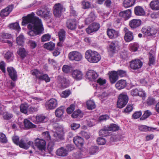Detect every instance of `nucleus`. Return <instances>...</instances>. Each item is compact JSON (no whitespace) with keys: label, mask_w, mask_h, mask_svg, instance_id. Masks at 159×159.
<instances>
[{"label":"nucleus","mask_w":159,"mask_h":159,"mask_svg":"<svg viewBox=\"0 0 159 159\" xmlns=\"http://www.w3.org/2000/svg\"><path fill=\"white\" fill-rule=\"evenodd\" d=\"M51 35L49 34L43 35L41 38L42 42H44L49 41L50 40Z\"/></svg>","instance_id":"61"},{"label":"nucleus","mask_w":159,"mask_h":159,"mask_svg":"<svg viewBox=\"0 0 159 159\" xmlns=\"http://www.w3.org/2000/svg\"><path fill=\"white\" fill-rule=\"evenodd\" d=\"M128 97L127 94L123 93L120 94L117 102V107L119 108L124 107L128 103Z\"/></svg>","instance_id":"3"},{"label":"nucleus","mask_w":159,"mask_h":159,"mask_svg":"<svg viewBox=\"0 0 159 159\" xmlns=\"http://www.w3.org/2000/svg\"><path fill=\"white\" fill-rule=\"evenodd\" d=\"M5 58L7 62H10L13 61L14 56L13 53L10 51H7L5 54Z\"/></svg>","instance_id":"29"},{"label":"nucleus","mask_w":159,"mask_h":159,"mask_svg":"<svg viewBox=\"0 0 159 159\" xmlns=\"http://www.w3.org/2000/svg\"><path fill=\"white\" fill-rule=\"evenodd\" d=\"M18 145L20 147L25 149H28L30 145H31L34 148V147L33 145V143L32 141H31L25 142L23 140L21 139L19 141Z\"/></svg>","instance_id":"16"},{"label":"nucleus","mask_w":159,"mask_h":159,"mask_svg":"<svg viewBox=\"0 0 159 159\" xmlns=\"http://www.w3.org/2000/svg\"><path fill=\"white\" fill-rule=\"evenodd\" d=\"M11 37V34L5 33H2L0 34V38H1L3 39H9Z\"/></svg>","instance_id":"63"},{"label":"nucleus","mask_w":159,"mask_h":159,"mask_svg":"<svg viewBox=\"0 0 159 159\" xmlns=\"http://www.w3.org/2000/svg\"><path fill=\"white\" fill-rule=\"evenodd\" d=\"M28 105L26 104H22L20 107V110L22 113L26 114L27 113Z\"/></svg>","instance_id":"55"},{"label":"nucleus","mask_w":159,"mask_h":159,"mask_svg":"<svg viewBox=\"0 0 159 159\" xmlns=\"http://www.w3.org/2000/svg\"><path fill=\"white\" fill-rule=\"evenodd\" d=\"M140 84L143 85L148 86L150 84L148 78L142 79L140 80Z\"/></svg>","instance_id":"62"},{"label":"nucleus","mask_w":159,"mask_h":159,"mask_svg":"<svg viewBox=\"0 0 159 159\" xmlns=\"http://www.w3.org/2000/svg\"><path fill=\"white\" fill-rule=\"evenodd\" d=\"M129 49L132 52L136 51L139 48V45L138 43H131L129 45Z\"/></svg>","instance_id":"47"},{"label":"nucleus","mask_w":159,"mask_h":159,"mask_svg":"<svg viewBox=\"0 0 159 159\" xmlns=\"http://www.w3.org/2000/svg\"><path fill=\"white\" fill-rule=\"evenodd\" d=\"M66 31L63 29H61L58 32L59 40L64 41L66 37Z\"/></svg>","instance_id":"41"},{"label":"nucleus","mask_w":159,"mask_h":159,"mask_svg":"<svg viewBox=\"0 0 159 159\" xmlns=\"http://www.w3.org/2000/svg\"><path fill=\"white\" fill-rule=\"evenodd\" d=\"M59 82L60 85L63 88H66L69 86V84L68 81L64 77L60 78Z\"/></svg>","instance_id":"35"},{"label":"nucleus","mask_w":159,"mask_h":159,"mask_svg":"<svg viewBox=\"0 0 159 159\" xmlns=\"http://www.w3.org/2000/svg\"><path fill=\"white\" fill-rule=\"evenodd\" d=\"M141 20L139 19H133L129 22V26L130 28L134 29L139 27L141 24Z\"/></svg>","instance_id":"20"},{"label":"nucleus","mask_w":159,"mask_h":159,"mask_svg":"<svg viewBox=\"0 0 159 159\" xmlns=\"http://www.w3.org/2000/svg\"><path fill=\"white\" fill-rule=\"evenodd\" d=\"M131 11L129 9L120 12L119 13V16L122 17L124 20H128L131 16Z\"/></svg>","instance_id":"21"},{"label":"nucleus","mask_w":159,"mask_h":159,"mask_svg":"<svg viewBox=\"0 0 159 159\" xmlns=\"http://www.w3.org/2000/svg\"><path fill=\"white\" fill-rule=\"evenodd\" d=\"M135 1V0H125L123 2V6L126 8L129 7L134 5Z\"/></svg>","instance_id":"34"},{"label":"nucleus","mask_w":159,"mask_h":159,"mask_svg":"<svg viewBox=\"0 0 159 159\" xmlns=\"http://www.w3.org/2000/svg\"><path fill=\"white\" fill-rule=\"evenodd\" d=\"M133 109L132 104H128L124 110V112L126 113H129L132 111Z\"/></svg>","instance_id":"59"},{"label":"nucleus","mask_w":159,"mask_h":159,"mask_svg":"<svg viewBox=\"0 0 159 159\" xmlns=\"http://www.w3.org/2000/svg\"><path fill=\"white\" fill-rule=\"evenodd\" d=\"M118 46L119 42L117 41H114L110 42L108 48V51L112 53H115Z\"/></svg>","instance_id":"22"},{"label":"nucleus","mask_w":159,"mask_h":159,"mask_svg":"<svg viewBox=\"0 0 159 159\" xmlns=\"http://www.w3.org/2000/svg\"><path fill=\"white\" fill-rule=\"evenodd\" d=\"M55 44L52 42H50L45 43L43 45L44 48L50 50H52L55 47Z\"/></svg>","instance_id":"43"},{"label":"nucleus","mask_w":159,"mask_h":159,"mask_svg":"<svg viewBox=\"0 0 159 159\" xmlns=\"http://www.w3.org/2000/svg\"><path fill=\"white\" fill-rule=\"evenodd\" d=\"M127 85L125 80H119L116 84V88L119 90L124 89Z\"/></svg>","instance_id":"24"},{"label":"nucleus","mask_w":159,"mask_h":159,"mask_svg":"<svg viewBox=\"0 0 159 159\" xmlns=\"http://www.w3.org/2000/svg\"><path fill=\"white\" fill-rule=\"evenodd\" d=\"M40 80L44 81L46 82H49L50 81V78L47 74H43L42 73L40 75V76L38 79Z\"/></svg>","instance_id":"39"},{"label":"nucleus","mask_w":159,"mask_h":159,"mask_svg":"<svg viewBox=\"0 0 159 159\" xmlns=\"http://www.w3.org/2000/svg\"><path fill=\"white\" fill-rule=\"evenodd\" d=\"M68 57L70 61H79L82 60L83 56L81 53L78 51H72L69 53Z\"/></svg>","instance_id":"7"},{"label":"nucleus","mask_w":159,"mask_h":159,"mask_svg":"<svg viewBox=\"0 0 159 159\" xmlns=\"http://www.w3.org/2000/svg\"><path fill=\"white\" fill-rule=\"evenodd\" d=\"M107 34L108 37L111 39H114L117 38L119 35V32L112 29H108Z\"/></svg>","instance_id":"13"},{"label":"nucleus","mask_w":159,"mask_h":159,"mask_svg":"<svg viewBox=\"0 0 159 159\" xmlns=\"http://www.w3.org/2000/svg\"><path fill=\"white\" fill-rule=\"evenodd\" d=\"M86 105L88 109L89 110L94 109L96 107L94 102L92 100L88 101L86 103Z\"/></svg>","instance_id":"44"},{"label":"nucleus","mask_w":159,"mask_h":159,"mask_svg":"<svg viewBox=\"0 0 159 159\" xmlns=\"http://www.w3.org/2000/svg\"><path fill=\"white\" fill-rule=\"evenodd\" d=\"M34 16L35 14L32 12L26 16L23 17L21 23L23 26L27 25V28L31 30L28 33V34L31 37L41 34L44 30L41 20L38 17Z\"/></svg>","instance_id":"1"},{"label":"nucleus","mask_w":159,"mask_h":159,"mask_svg":"<svg viewBox=\"0 0 159 159\" xmlns=\"http://www.w3.org/2000/svg\"><path fill=\"white\" fill-rule=\"evenodd\" d=\"M108 140L107 141L110 143V144H112L113 142L115 141H117L118 140L117 136L116 135L108 136Z\"/></svg>","instance_id":"57"},{"label":"nucleus","mask_w":159,"mask_h":159,"mask_svg":"<svg viewBox=\"0 0 159 159\" xmlns=\"http://www.w3.org/2000/svg\"><path fill=\"white\" fill-rule=\"evenodd\" d=\"M72 78L77 81L80 80L83 77V74L81 71L79 70H73L71 73Z\"/></svg>","instance_id":"12"},{"label":"nucleus","mask_w":159,"mask_h":159,"mask_svg":"<svg viewBox=\"0 0 159 159\" xmlns=\"http://www.w3.org/2000/svg\"><path fill=\"white\" fill-rule=\"evenodd\" d=\"M24 123L25 127L27 129L34 128L36 127V125L33 124L29 120L27 119H25L24 121Z\"/></svg>","instance_id":"37"},{"label":"nucleus","mask_w":159,"mask_h":159,"mask_svg":"<svg viewBox=\"0 0 159 159\" xmlns=\"http://www.w3.org/2000/svg\"><path fill=\"white\" fill-rule=\"evenodd\" d=\"M45 106L47 109H53L58 106L57 100L55 98H51L46 103Z\"/></svg>","instance_id":"9"},{"label":"nucleus","mask_w":159,"mask_h":159,"mask_svg":"<svg viewBox=\"0 0 159 159\" xmlns=\"http://www.w3.org/2000/svg\"><path fill=\"white\" fill-rule=\"evenodd\" d=\"M87 78L90 81H94L98 77L97 73L92 70H89L86 73Z\"/></svg>","instance_id":"17"},{"label":"nucleus","mask_w":159,"mask_h":159,"mask_svg":"<svg viewBox=\"0 0 159 159\" xmlns=\"http://www.w3.org/2000/svg\"><path fill=\"white\" fill-rule=\"evenodd\" d=\"M73 140L74 143L78 147H81L83 145L84 140L80 137L79 136L75 137Z\"/></svg>","instance_id":"26"},{"label":"nucleus","mask_w":159,"mask_h":159,"mask_svg":"<svg viewBox=\"0 0 159 159\" xmlns=\"http://www.w3.org/2000/svg\"><path fill=\"white\" fill-rule=\"evenodd\" d=\"M142 31L145 35L149 36H153L157 32V30L155 28L149 27L143 28Z\"/></svg>","instance_id":"10"},{"label":"nucleus","mask_w":159,"mask_h":159,"mask_svg":"<svg viewBox=\"0 0 159 159\" xmlns=\"http://www.w3.org/2000/svg\"><path fill=\"white\" fill-rule=\"evenodd\" d=\"M108 74L109 75V79L111 84L115 83L118 79V75L116 71H112L109 72Z\"/></svg>","instance_id":"23"},{"label":"nucleus","mask_w":159,"mask_h":159,"mask_svg":"<svg viewBox=\"0 0 159 159\" xmlns=\"http://www.w3.org/2000/svg\"><path fill=\"white\" fill-rule=\"evenodd\" d=\"M100 28V25L99 24L96 23H93L89 26L86 29V31L88 34H90L97 31Z\"/></svg>","instance_id":"11"},{"label":"nucleus","mask_w":159,"mask_h":159,"mask_svg":"<svg viewBox=\"0 0 159 159\" xmlns=\"http://www.w3.org/2000/svg\"><path fill=\"white\" fill-rule=\"evenodd\" d=\"M108 96V93L105 92L98 94V97L102 100H105Z\"/></svg>","instance_id":"54"},{"label":"nucleus","mask_w":159,"mask_h":159,"mask_svg":"<svg viewBox=\"0 0 159 159\" xmlns=\"http://www.w3.org/2000/svg\"><path fill=\"white\" fill-rule=\"evenodd\" d=\"M54 131L55 133L54 136L58 138H60L63 134L64 128L61 125H59L57 123L53 124Z\"/></svg>","instance_id":"6"},{"label":"nucleus","mask_w":159,"mask_h":159,"mask_svg":"<svg viewBox=\"0 0 159 159\" xmlns=\"http://www.w3.org/2000/svg\"><path fill=\"white\" fill-rule=\"evenodd\" d=\"M156 103L155 99L152 97H149L147 99L146 101V103L148 106L153 105Z\"/></svg>","instance_id":"46"},{"label":"nucleus","mask_w":159,"mask_h":159,"mask_svg":"<svg viewBox=\"0 0 159 159\" xmlns=\"http://www.w3.org/2000/svg\"><path fill=\"white\" fill-rule=\"evenodd\" d=\"M36 122L37 123L44 122L46 121L45 116L41 115L37 116L36 117Z\"/></svg>","instance_id":"45"},{"label":"nucleus","mask_w":159,"mask_h":159,"mask_svg":"<svg viewBox=\"0 0 159 159\" xmlns=\"http://www.w3.org/2000/svg\"><path fill=\"white\" fill-rule=\"evenodd\" d=\"M134 13L136 16H143L145 15V12L141 7L138 6L135 7Z\"/></svg>","instance_id":"27"},{"label":"nucleus","mask_w":159,"mask_h":159,"mask_svg":"<svg viewBox=\"0 0 159 159\" xmlns=\"http://www.w3.org/2000/svg\"><path fill=\"white\" fill-rule=\"evenodd\" d=\"M97 142L98 144L100 145H104L106 143L105 139L101 137L98 138L97 140Z\"/></svg>","instance_id":"64"},{"label":"nucleus","mask_w":159,"mask_h":159,"mask_svg":"<svg viewBox=\"0 0 159 159\" xmlns=\"http://www.w3.org/2000/svg\"><path fill=\"white\" fill-rule=\"evenodd\" d=\"M35 146L40 151H43L46 149V142L43 139H36L35 140Z\"/></svg>","instance_id":"8"},{"label":"nucleus","mask_w":159,"mask_h":159,"mask_svg":"<svg viewBox=\"0 0 159 159\" xmlns=\"http://www.w3.org/2000/svg\"><path fill=\"white\" fill-rule=\"evenodd\" d=\"M9 28L11 29L15 30L19 32L20 30V28L18 22L11 23L9 25Z\"/></svg>","instance_id":"38"},{"label":"nucleus","mask_w":159,"mask_h":159,"mask_svg":"<svg viewBox=\"0 0 159 159\" xmlns=\"http://www.w3.org/2000/svg\"><path fill=\"white\" fill-rule=\"evenodd\" d=\"M72 69V66L70 65H65L63 66L62 71L65 73H68L71 71Z\"/></svg>","instance_id":"48"},{"label":"nucleus","mask_w":159,"mask_h":159,"mask_svg":"<svg viewBox=\"0 0 159 159\" xmlns=\"http://www.w3.org/2000/svg\"><path fill=\"white\" fill-rule=\"evenodd\" d=\"M142 62L139 59L131 61L130 65L131 68L134 70L139 69L142 66Z\"/></svg>","instance_id":"14"},{"label":"nucleus","mask_w":159,"mask_h":159,"mask_svg":"<svg viewBox=\"0 0 159 159\" xmlns=\"http://www.w3.org/2000/svg\"><path fill=\"white\" fill-rule=\"evenodd\" d=\"M108 130L107 128V126H105L102 129L99 131V134L100 136H106L108 134Z\"/></svg>","instance_id":"49"},{"label":"nucleus","mask_w":159,"mask_h":159,"mask_svg":"<svg viewBox=\"0 0 159 159\" xmlns=\"http://www.w3.org/2000/svg\"><path fill=\"white\" fill-rule=\"evenodd\" d=\"M96 18L95 15L93 12H91L88 16V17L85 20L86 24H89L95 20Z\"/></svg>","instance_id":"32"},{"label":"nucleus","mask_w":159,"mask_h":159,"mask_svg":"<svg viewBox=\"0 0 159 159\" xmlns=\"http://www.w3.org/2000/svg\"><path fill=\"white\" fill-rule=\"evenodd\" d=\"M14 8L13 5H10L5 8L2 10L0 13V15L2 17L8 16L12 11Z\"/></svg>","instance_id":"15"},{"label":"nucleus","mask_w":159,"mask_h":159,"mask_svg":"<svg viewBox=\"0 0 159 159\" xmlns=\"http://www.w3.org/2000/svg\"><path fill=\"white\" fill-rule=\"evenodd\" d=\"M118 77L120 76L122 77L126 76L127 75L126 71L125 70H120L116 71Z\"/></svg>","instance_id":"58"},{"label":"nucleus","mask_w":159,"mask_h":159,"mask_svg":"<svg viewBox=\"0 0 159 159\" xmlns=\"http://www.w3.org/2000/svg\"><path fill=\"white\" fill-rule=\"evenodd\" d=\"M66 27L71 30H74L76 28V23L75 19L68 20L66 21Z\"/></svg>","instance_id":"19"},{"label":"nucleus","mask_w":159,"mask_h":159,"mask_svg":"<svg viewBox=\"0 0 159 159\" xmlns=\"http://www.w3.org/2000/svg\"><path fill=\"white\" fill-rule=\"evenodd\" d=\"M7 70L11 78L13 81H15L17 78V72L12 67H9L7 68Z\"/></svg>","instance_id":"18"},{"label":"nucleus","mask_w":159,"mask_h":159,"mask_svg":"<svg viewBox=\"0 0 159 159\" xmlns=\"http://www.w3.org/2000/svg\"><path fill=\"white\" fill-rule=\"evenodd\" d=\"M108 131H116L119 129V127L114 124H111L109 126H106Z\"/></svg>","instance_id":"40"},{"label":"nucleus","mask_w":159,"mask_h":159,"mask_svg":"<svg viewBox=\"0 0 159 159\" xmlns=\"http://www.w3.org/2000/svg\"><path fill=\"white\" fill-rule=\"evenodd\" d=\"M65 11V8L61 3H57L54 5L53 13L55 17H60L61 15L62 12Z\"/></svg>","instance_id":"4"},{"label":"nucleus","mask_w":159,"mask_h":159,"mask_svg":"<svg viewBox=\"0 0 159 159\" xmlns=\"http://www.w3.org/2000/svg\"><path fill=\"white\" fill-rule=\"evenodd\" d=\"M16 42L18 44L22 45L24 43V37L22 35H20L16 39Z\"/></svg>","instance_id":"51"},{"label":"nucleus","mask_w":159,"mask_h":159,"mask_svg":"<svg viewBox=\"0 0 159 159\" xmlns=\"http://www.w3.org/2000/svg\"><path fill=\"white\" fill-rule=\"evenodd\" d=\"M36 14L41 17L45 19L50 18L52 16L51 9L49 8H46L44 10L39 9L37 11Z\"/></svg>","instance_id":"5"},{"label":"nucleus","mask_w":159,"mask_h":159,"mask_svg":"<svg viewBox=\"0 0 159 159\" xmlns=\"http://www.w3.org/2000/svg\"><path fill=\"white\" fill-rule=\"evenodd\" d=\"M42 72L40 70L37 69H34L32 70V74L33 75H35L36 78L39 79L40 76V75L42 74Z\"/></svg>","instance_id":"53"},{"label":"nucleus","mask_w":159,"mask_h":159,"mask_svg":"<svg viewBox=\"0 0 159 159\" xmlns=\"http://www.w3.org/2000/svg\"><path fill=\"white\" fill-rule=\"evenodd\" d=\"M42 136L46 140L49 141L51 140V136L48 132L46 131L43 133Z\"/></svg>","instance_id":"60"},{"label":"nucleus","mask_w":159,"mask_h":159,"mask_svg":"<svg viewBox=\"0 0 159 159\" xmlns=\"http://www.w3.org/2000/svg\"><path fill=\"white\" fill-rule=\"evenodd\" d=\"M57 154L58 156L64 157L67 155V151L63 147H61L58 149L56 151Z\"/></svg>","instance_id":"30"},{"label":"nucleus","mask_w":159,"mask_h":159,"mask_svg":"<svg viewBox=\"0 0 159 159\" xmlns=\"http://www.w3.org/2000/svg\"><path fill=\"white\" fill-rule=\"evenodd\" d=\"M155 54L154 52L152 53V51H150L149 56V61L148 65L151 66L154 65L155 62Z\"/></svg>","instance_id":"33"},{"label":"nucleus","mask_w":159,"mask_h":159,"mask_svg":"<svg viewBox=\"0 0 159 159\" xmlns=\"http://www.w3.org/2000/svg\"><path fill=\"white\" fill-rule=\"evenodd\" d=\"M149 5L152 10H159V0H152L150 3Z\"/></svg>","instance_id":"28"},{"label":"nucleus","mask_w":159,"mask_h":159,"mask_svg":"<svg viewBox=\"0 0 159 159\" xmlns=\"http://www.w3.org/2000/svg\"><path fill=\"white\" fill-rule=\"evenodd\" d=\"M152 114L151 112L149 110H147L144 111V114L140 119L141 120H145L148 117Z\"/></svg>","instance_id":"50"},{"label":"nucleus","mask_w":159,"mask_h":159,"mask_svg":"<svg viewBox=\"0 0 159 159\" xmlns=\"http://www.w3.org/2000/svg\"><path fill=\"white\" fill-rule=\"evenodd\" d=\"M64 111V107L61 106L58 108L55 111V115L57 117H60L63 115Z\"/></svg>","instance_id":"36"},{"label":"nucleus","mask_w":159,"mask_h":159,"mask_svg":"<svg viewBox=\"0 0 159 159\" xmlns=\"http://www.w3.org/2000/svg\"><path fill=\"white\" fill-rule=\"evenodd\" d=\"M124 39L126 42H129L132 40L134 39L132 32L131 31H128L126 32Z\"/></svg>","instance_id":"31"},{"label":"nucleus","mask_w":159,"mask_h":159,"mask_svg":"<svg viewBox=\"0 0 159 159\" xmlns=\"http://www.w3.org/2000/svg\"><path fill=\"white\" fill-rule=\"evenodd\" d=\"M18 55L22 58H24L26 56L27 53L24 48H20L17 51Z\"/></svg>","instance_id":"42"},{"label":"nucleus","mask_w":159,"mask_h":159,"mask_svg":"<svg viewBox=\"0 0 159 159\" xmlns=\"http://www.w3.org/2000/svg\"><path fill=\"white\" fill-rule=\"evenodd\" d=\"M139 129L141 131L147 132L148 131H153L157 129V128L150 127L148 126L141 125L139 126Z\"/></svg>","instance_id":"25"},{"label":"nucleus","mask_w":159,"mask_h":159,"mask_svg":"<svg viewBox=\"0 0 159 159\" xmlns=\"http://www.w3.org/2000/svg\"><path fill=\"white\" fill-rule=\"evenodd\" d=\"M99 148L97 146H92L89 149V152L91 155L94 154L98 151Z\"/></svg>","instance_id":"52"},{"label":"nucleus","mask_w":159,"mask_h":159,"mask_svg":"<svg viewBox=\"0 0 159 159\" xmlns=\"http://www.w3.org/2000/svg\"><path fill=\"white\" fill-rule=\"evenodd\" d=\"M85 57L88 61L92 63H97L101 59L99 53L90 49L88 50L85 52Z\"/></svg>","instance_id":"2"},{"label":"nucleus","mask_w":159,"mask_h":159,"mask_svg":"<svg viewBox=\"0 0 159 159\" xmlns=\"http://www.w3.org/2000/svg\"><path fill=\"white\" fill-rule=\"evenodd\" d=\"M7 139L6 135L2 133H0V142L2 143H6Z\"/></svg>","instance_id":"56"}]
</instances>
